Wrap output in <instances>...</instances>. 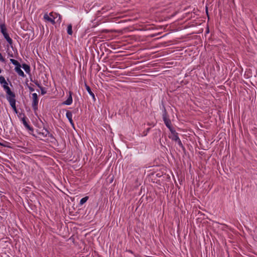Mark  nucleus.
Listing matches in <instances>:
<instances>
[{
	"label": "nucleus",
	"instance_id": "23",
	"mask_svg": "<svg viewBox=\"0 0 257 257\" xmlns=\"http://www.w3.org/2000/svg\"><path fill=\"white\" fill-rule=\"evenodd\" d=\"M47 136H48L49 137H50L51 139L54 140H56L55 138H54V137L53 136V135L51 134H50L49 133V134L47 135Z\"/></svg>",
	"mask_w": 257,
	"mask_h": 257
},
{
	"label": "nucleus",
	"instance_id": "1",
	"mask_svg": "<svg viewBox=\"0 0 257 257\" xmlns=\"http://www.w3.org/2000/svg\"><path fill=\"white\" fill-rule=\"evenodd\" d=\"M163 119L166 126L169 129L170 131L174 128L172 126L171 121L169 117V115L165 107H164L163 113Z\"/></svg>",
	"mask_w": 257,
	"mask_h": 257
},
{
	"label": "nucleus",
	"instance_id": "29",
	"mask_svg": "<svg viewBox=\"0 0 257 257\" xmlns=\"http://www.w3.org/2000/svg\"><path fill=\"white\" fill-rule=\"evenodd\" d=\"M2 72V70L0 69V73Z\"/></svg>",
	"mask_w": 257,
	"mask_h": 257
},
{
	"label": "nucleus",
	"instance_id": "8",
	"mask_svg": "<svg viewBox=\"0 0 257 257\" xmlns=\"http://www.w3.org/2000/svg\"><path fill=\"white\" fill-rule=\"evenodd\" d=\"M16 95L14 92H13V94L12 96L11 95H7V99L10 102V104L11 107L13 108H15L16 106V99H15Z\"/></svg>",
	"mask_w": 257,
	"mask_h": 257
},
{
	"label": "nucleus",
	"instance_id": "26",
	"mask_svg": "<svg viewBox=\"0 0 257 257\" xmlns=\"http://www.w3.org/2000/svg\"><path fill=\"white\" fill-rule=\"evenodd\" d=\"M13 109L14 111L16 113H18V110H17V109L16 107H15V108H13Z\"/></svg>",
	"mask_w": 257,
	"mask_h": 257
},
{
	"label": "nucleus",
	"instance_id": "18",
	"mask_svg": "<svg viewBox=\"0 0 257 257\" xmlns=\"http://www.w3.org/2000/svg\"><path fill=\"white\" fill-rule=\"evenodd\" d=\"M176 142H177L178 145L183 149V151L185 150V148L184 147L183 144L182 143V142L180 140V139L178 140V141H176Z\"/></svg>",
	"mask_w": 257,
	"mask_h": 257
},
{
	"label": "nucleus",
	"instance_id": "11",
	"mask_svg": "<svg viewBox=\"0 0 257 257\" xmlns=\"http://www.w3.org/2000/svg\"><path fill=\"white\" fill-rule=\"evenodd\" d=\"M67 118L68 119L70 124L74 126V122L72 120V114L71 111L68 110L67 111L66 114Z\"/></svg>",
	"mask_w": 257,
	"mask_h": 257
},
{
	"label": "nucleus",
	"instance_id": "20",
	"mask_svg": "<svg viewBox=\"0 0 257 257\" xmlns=\"http://www.w3.org/2000/svg\"><path fill=\"white\" fill-rule=\"evenodd\" d=\"M31 81L34 82V83L39 87L40 88L41 86H42L40 84V83L38 82V80H34L33 81L32 78H31Z\"/></svg>",
	"mask_w": 257,
	"mask_h": 257
},
{
	"label": "nucleus",
	"instance_id": "4",
	"mask_svg": "<svg viewBox=\"0 0 257 257\" xmlns=\"http://www.w3.org/2000/svg\"><path fill=\"white\" fill-rule=\"evenodd\" d=\"M30 134L33 135L35 137H37L40 138V140H42L43 138L46 137L47 135L49 134V132L47 129H45L44 132H40L38 130L37 131V134L35 135L33 134V133H30Z\"/></svg>",
	"mask_w": 257,
	"mask_h": 257
},
{
	"label": "nucleus",
	"instance_id": "25",
	"mask_svg": "<svg viewBox=\"0 0 257 257\" xmlns=\"http://www.w3.org/2000/svg\"><path fill=\"white\" fill-rule=\"evenodd\" d=\"M28 87L31 92H33L34 91V89L33 87H32L31 86H29Z\"/></svg>",
	"mask_w": 257,
	"mask_h": 257
},
{
	"label": "nucleus",
	"instance_id": "9",
	"mask_svg": "<svg viewBox=\"0 0 257 257\" xmlns=\"http://www.w3.org/2000/svg\"><path fill=\"white\" fill-rule=\"evenodd\" d=\"M171 135L169 136V138L174 141H177L179 140V138L178 137V134L176 132L174 128L170 131Z\"/></svg>",
	"mask_w": 257,
	"mask_h": 257
},
{
	"label": "nucleus",
	"instance_id": "19",
	"mask_svg": "<svg viewBox=\"0 0 257 257\" xmlns=\"http://www.w3.org/2000/svg\"><path fill=\"white\" fill-rule=\"evenodd\" d=\"M39 88L41 89V93L42 95H44L47 93V91L44 87L41 86Z\"/></svg>",
	"mask_w": 257,
	"mask_h": 257
},
{
	"label": "nucleus",
	"instance_id": "12",
	"mask_svg": "<svg viewBox=\"0 0 257 257\" xmlns=\"http://www.w3.org/2000/svg\"><path fill=\"white\" fill-rule=\"evenodd\" d=\"M21 67H15V70L19 76L24 77L26 76V75L24 74V72L21 70Z\"/></svg>",
	"mask_w": 257,
	"mask_h": 257
},
{
	"label": "nucleus",
	"instance_id": "10",
	"mask_svg": "<svg viewBox=\"0 0 257 257\" xmlns=\"http://www.w3.org/2000/svg\"><path fill=\"white\" fill-rule=\"evenodd\" d=\"M72 94H73L72 92H71L70 91L69 92V96H68V98L67 99V100L63 102V104L70 105L72 103Z\"/></svg>",
	"mask_w": 257,
	"mask_h": 257
},
{
	"label": "nucleus",
	"instance_id": "3",
	"mask_svg": "<svg viewBox=\"0 0 257 257\" xmlns=\"http://www.w3.org/2000/svg\"><path fill=\"white\" fill-rule=\"evenodd\" d=\"M0 83L2 85L3 87L6 91L7 95H11L12 96L13 92L11 91L10 88L8 86V83L6 81L5 77L3 76H0Z\"/></svg>",
	"mask_w": 257,
	"mask_h": 257
},
{
	"label": "nucleus",
	"instance_id": "14",
	"mask_svg": "<svg viewBox=\"0 0 257 257\" xmlns=\"http://www.w3.org/2000/svg\"><path fill=\"white\" fill-rule=\"evenodd\" d=\"M24 69V70L26 71V72L27 73H28V74H30V71H31V68H30V66L27 64H23L21 66Z\"/></svg>",
	"mask_w": 257,
	"mask_h": 257
},
{
	"label": "nucleus",
	"instance_id": "16",
	"mask_svg": "<svg viewBox=\"0 0 257 257\" xmlns=\"http://www.w3.org/2000/svg\"><path fill=\"white\" fill-rule=\"evenodd\" d=\"M67 31V33L69 35H71L72 34L73 31H72V26L71 24H69L68 25Z\"/></svg>",
	"mask_w": 257,
	"mask_h": 257
},
{
	"label": "nucleus",
	"instance_id": "7",
	"mask_svg": "<svg viewBox=\"0 0 257 257\" xmlns=\"http://www.w3.org/2000/svg\"><path fill=\"white\" fill-rule=\"evenodd\" d=\"M55 17L53 15V13L51 12L49 14V16L47 14H45L44 16V19L48 22H50L52 24H55Z\"/></svg>",
	"mask_w": 257,
	"mask_h": 257
},
{
	"label": "nucleus",
	"instance_id": "21",
	"mask_svg": "<svg viewBox=\"0 0 257 257\" xmlns=\"http://www.w3.org/2000/svg\"><path fill=\"white\" fill-rule=\"evenodd\" d=\"M150 129H151V128H150V127H149V128H148L147 129L146 131H144V132H143V136H147V133H148V132H149V131H150Z\"/></svg>",
	"mask_w": 257,
	"mask_h": 257
},
{
	"label": "nucleus",
	"instance_id": "24",
	"mask_svg": "<svg viewBox=\"0 0 257 257\" xmlns=\"http://www.w3.org/2000/svg\"><path fill=\"white\" fill-rule=\"evenodd\" d=\"M23 114H25V113H19V114L18 115L19 117L21 118V119H22V117H23Z\"/></svg>",
	"mask_w": 257,
	"mask_h": 257
},
{
	"label": "nucleus",
	"instance_id": "17",
	"mask_svg": "<svg viewBox=\"0 0 257 257\" xmlns=\"http://www.w3.org/2000/svg\"><path fill=\"white\" fill-rule=\"evenodd\" d=\"M89 197L88 196H85L83 198H82L80 201L79 205H82L84 204L88 199Z\"/></svg>",
	"mask_w": 257,
	"mask_h": 257
},
{
	"label": "nucleus",
	"instance_id": "27",
	"mask_svg": "<svg viewBox=\"0 0 257 257\" xmlns=\"http://www.w3.org/2000/svg\"><path fill=\"white\" fill-rule=\"evenodd\" d=\"M126 251L128 252H130L131 253H133V252L132 250H126Z\"/></svg>",
	"mask_w": 257,
	"mask_h": 257
},
{
	"label": "nucleus",
	"instance_id": "13",
	"mask_svg": "<svg viewBox=\"0 0 257 257\" xmlns=\"http://www.w3.org/2000/svg\"><path fill=\"white\" fill-rule=\"evenodd\" d=\"M86 89L87 90L88 93L92 96L94 101H95V97L94 94L92 92L90 87L87 85L86 83L85 84Z\"/></svg>",
	"mask_w": 257,
	"mask_h": 257
},
{
	"label": "nucleus",
	"instance_id": "30",
	"mask_svg": "<svg viewBox=\"0 0 257 257\" xmlns=\"http://www.w3.org/2000/svg\"><path fill=\"white\" fill-rule=\"evenodd\" d=\"M10 56L13 57V55H10Z\"/></svg>",
	"mask_w": 257,
	"mask_h": 257
},
{
	"label": "nucleus",
	"instance_id": "15",
	"mask_svg": "<svg viewBox=\"0 0 257 257\" xmlns=\"http://www.w3.org/2000/svg\"><path fill=\"white\" fill-rule=\"evenodd\" d=\"M11 62L15 65V67H22L20 63L16 60L13 59H10Z\"/></svg>",
	"mask_w": 257,
	"mask_h": 257
},
{
	"label": "nucleus",
	"instance_id": "28",
	"mask_svg": "<svg viewBox=\"0 0 257 257\" xmlns=\"http://www.w3.org/2000/svg\"><path fill=\"white\" fill-rule=\"evenodd\" d=\"M135 256L136 257H139V254H135Z\"/></svg>",
	"mask_w": 257,
	"mask_h": 257
},
{
	"label": "nucleus",
	"instance_id": "5",
	"mask_svg": "<svg viewBox=\"0 0 257 257\" xmlns=\"http://www.w3.org/2000/svg\"><path fill=\"white\" fill-rule=\"evenodd\" d=\"M32 98H33V102L32 104V106L33 109L35 111L38 110V104L39 102V99L38 97V95L37 93H33L32 94Z\"/></svg>",
	"mask_w": 257,
	"mask_h": 257
},
{
	"label": "nucleus",
	"instance_id": "6",
	"mask_svg": "<svg viewBox=\"0 0 257 257\" xmlns=\"http://www.w3.org/2000/svg\"><path fill=\"white\" fill-rule=\"evenodd\" d=\"M28 118L25 116V114H23V117H22V121L23 122V123L24 125L25 126V127L28 130L30 133H33L34 132V128L32 126H31L27 121Z\"/></svg>",
	"mask_w": 257,
	"mask_h": 257
},
{
	"label": "nucleus",
	"instance_id": "2",
	"mask_svg": "<svg viewBox=\"0 0 257 257\" xmlns=\"http://www.w3.org/2000/svg\"><path fill=\"white\" fill-rule=\"evenodd\" d=\"M0 28L1 33L3 34L4 38L6 39L8 43L11 46V47L13 48V40L10 37L8 33L7 32V28L5 24H2L0 25Z\"/></svg>",
	"mask_w": 257,
	"mask_h": 257
},
{
	"label": "nucleus",
	"instance_id": "22",
	"mask_svg": "<svg viewBox=\"0 0 257 257\" xmlns=\"http://www.w3.org/2000/svg\"><path fill=\"white\" fill-rule=\"evenodd\" d=\"M0 61L2 62H5V59L3 57V56L1 53H0Z\"/></svg>",
	"mask_w": 257,
	"mask_h": 257
}]
</instances>
